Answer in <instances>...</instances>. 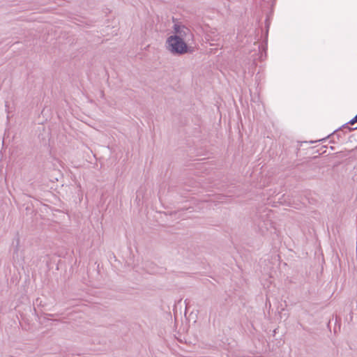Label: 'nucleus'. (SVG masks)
<instances>
[{
  "label": "nucleus",
  "instance_id": "1",
  "mask_svg": "<svg viewBox=\"0 0 357 357\" xmlns=\"http://www.w3.org/2000/svg\"><path fill=\"white\" fill-rule=\"evenodd\" d=\"M166 46L173 54L182 55L189 51L187 41L180 40L177 36H169L166 40Z\"/></svg>",
  "mask_w": 357,
  "mask_h": 357
},
{
  "label": "nucleus",
  "instance_id": "2",
  "mask_svg": "<svg viewBox=\"0 0 357 357\" xmlns=\"http://www.w3.org/2000/svg\"><path fill=\"white\" fill-rule=\"evenodd\" d=\"M174 35L172 36H177L180 40L188 42L192 40V33L190 29L181 24H174Z\"/></svg>",
  "mask_w": 357,
  "mask_h": 357
},
{
  "label": "nucleus",
  "instance_id": "3",
  "mask_svg": "<svg viewBox=\"0 0 357 357\" xmlns=\"http://www.w3.org/2000/svg\"><path fill=\"white\" fill-rule=\"evenodd\" d=\"M356 122H357V114L352 119H351L348 123L344 124L342 126V129H347L348 131H351V130H356V129H357V126L356 128H351L348 126V124L354 125Z\"/></svg>",
  "mask_w": 357,
  "mask_h": 357
},
{
  "label": "nucleus",
  "instance_id": "4",
  "mask_svg": "<svg viewBox=\"0 0 357 357\" xmlns=\"http://www.w3.org/2000/svg\"><path fill=\"white\" fill-rule=\"evenodd\" d=\"M341 132H342V128H339L334 131V132L333 133V136L334 137L336 135L337 137H341Z\"/></svg>",
  "mask_w": 357,
  "mask_h": 357
}]
</instances>
